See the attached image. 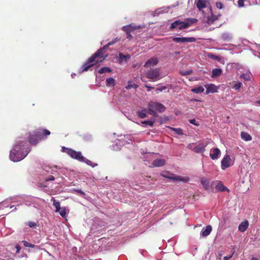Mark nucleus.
Segmentation results:
<instances>
[{"label": "nucleus", "mask_w": 260, "mask_h": 260, "mask_svg": "<svg viewBox=\"0 0 260 260\" xmlns=\"http://www.w3.org/2000/svg\"><path fill=\"white\" fill-rule=\"evenodd\" d=\"M29 151L26 142L18 140L10 151V159L14 162L20 161L26 156Z\"/></svg>", "instance_id": "nucleus-1"}, {"label": "nucleus", "mask_w": 260, "mask_h": 260, "mask_svg": "<svg viewBox=\"0 0 260 260\" xmlns=\"http://www.w3.org/2000/svg\"><path fill=\"white\" fill-rule=\"evenodd\" d=\"M50 132L47 129H37L29 133L28 142L32 145H36L39 141L45 139Z\"/></svg>", "instance_id": "nucleus-2"}, {"label": "nucleus", "mask_w": 260, "mask_h": 260, "mask_svg": "<svg viewBox=\"0 0 260 260\" xmlns=\"http://www.w3.org/2000/svg\"><path fill=\"white\" fill-rule=\"evenodd\" d=\"M105 59L102 55V49H99L82 66L83 71H87L88 69L98 62H101Z\"/></svg>", "instance_id": "nucleus-3"}, {"label": "nucleus", "mask_w": 260, "mask_h": 260, "mask_svg": "<svg viewBox=\"0 0 260 260\" xmlns=\"http://www.w3.org/2000/svg\"><path fill=\"white\" fill-rule=\"evenodd\" d=\"M166 107L161 104L157 102H150L148 105V113L154 117H157L158 115L156 111L159 112H163L165 111Z\"/></svg>", "instance_id": "nucleus-4"}, {"label": "nucleus", "mask_w": 260, "mask_h": 260, "mask_svg": "<svg viewBox=\"0 0 260 260\" xmlns=\"http://www.w3.org/2000/svg\"><path fill=\"white\" fill-rule=\"evenodd\" d=\"M208 143H201L198 145L195 143H190L188 145V148L196 153H204L205 151V147L207 146Z\"/></svg>", "instance_id": "nucleus-5"}, {"label": "nucleus", "mask_w": 260, "mask_h": 260, "mask_svg": "<svg viewBox=\"0 0 260 260\" xmlns=\"http://www.w3.org/2000/svg\"><path fill=\"white\" fill-rule=\"evenodd\" d=\"M146 77L153 80L157 81L162 78L159 69H151L146 73Z\"/></svg>", "instance_id": "nucleus-6"}, {"label": "nucleus", "mask_w": 260, "mask_h": 260, "mask_svg": "<svg viewBox=\"0 0 260 260\" xmlns=\"http://www.w3.org/2000/svg\"><path fill=\"white\" fill-rule=\"evenodd\" d=\"M64 152L73 159H77L79 161L84 160V157L80 152L68 148L65 149Z\"/></svg>", "instance_id": "nucleus-7"}, {"label": "nucleus", "mask_w": 260, "mask_h": 260, "mask_svg": "<svg viewBox=\"0 0 260 260\" xmlns=\"http://www.w3.org/2000/svg\"><path fill=\"white\" fill-rule=\"evenodd\" d=\"M161 175L166 178H169L170 179L172 180L173 181H181L183 182H187L188 179V178H183L180 176H177L174 174L171 173L169 172L162 173L161 174Z\"/></svg>", "instance_id": "nucleus-8"}, {"label": "nucleus", "mask_w": 260, "mask_h": 260, "mask_svg": "<svg viewBox=\"0 0 260 260\" xmlns=\"http://www.w3.org/2000/svg\"><path fill=\"white\" fill-rule=\"evenodd\" d=\"M190 25L188 22L176 20L171 24L170 28L171 29L178 28L179 29H183L187 28Z\"/></svg>", "instance_id": "nucleus-9"}, {"label": "nucleus", "mask_w": 260, "mask_h": 260, "mask_svg": "<svg viewBox=\"0 0 260 260\" xmlns=\"http://www.w3.org/2000/svg\"><path fill=\"white\" fill-rule=\"evenodd\" d=\"M172 40L174 42L177 43L194 42L196 41V38L193 37H173Z\"/></svg>", "instance_id": "nucleus-10"}, {"label": "nucleus", "mask_w": 260, "mask_h": 260, "mask_svg": "<svg viewBox=\"0 0 260 260\" xmlns=\"http://www.w3.org/2000/svg\"><path fill=\"white\" fill-rule=\"evenodd\" d=\"M221 168L223 170L230 167L231 158L229 155H225L221 160Z\"/></svg>", "instance_id": "nucleus-11"}, {"label": "nucleus", "mask_w": 260, "mask_h": 260, "mask_svg": "<svg viewBox=\"0 0 260 260\" xmlns=\"http://www.w3.org/2000/svg\"><path fill=\"white\" fill-rule=\"evenodd\" d=\"M206 88V93L209 94L210 93H215L218 91V88L214 84H206L205 85Z\"/></svg>", "instance_id": "nucleus-12"}, {"label": "nucleus", "mask_w": 260, "mask_h": 260, "mask_svg": "<svg viewBox=\"0 0 260 260\" xmlns=\"http://www.w3.org/2000/svg\"><path fill=\"white\" fill-rule=\"evenodd\" d=\"M12 253L8 251L6 249L3 250L2 253L0 254V260H10Z\"/></svg>", "instance_id": "nucleus-13"}, {"label": "nucleus", "mask_w": 260, "mask_h": 260, "mask_svg": "<svg viewBox=\"0 0 260 260\" xmlns=\"http://www.w3.org/2000/svg\"><path fill=\"white\" fill-rule=\"evenodd\" d=\"M139 28V26H133L132 24H129L123 26L122 30L126 33H131Z\"/></svg>", "instance_id": "nucleus-14"}, {"label": "nucleus", "mask_w": 260, "mask_h": 260, "mask_svg": "<svg viewBox=\"0 0 260 260\" xmlns=\"http://www.w3.org/2000/svg\"><path fill=\"white\" fill-rule=\"evenodd\" d=\"M212 230V228L210 225H208L206 226L205 228H203L201 232V236L202 237H206L210 235Z\"/></svg>", "instance_id": "nucleus-15"}, {"label": "nucleus", "mask_w": 260, "mask_h": 260, "mask_svg": "<svg viewBox=\"0 0 260 260\" xmlns=\"http://www.w3.org/2000/svg\"><path fill=\"white\" fill-rule=\"evenodd\" d=\"M158 63V59L157 58L152 57L148 59L145 63L144 67L145 68L154 66Z\"/></svg>", "instance_id": "nucleus-16"}, {"label": "nucleus", "mask_w": 260, "mask_h": 260, "mask_svg": "<svg viewBox=\"0 0 260 260\" xmlns=\"http://www.w3.org/2000/svg\"><path fill=\"white\" fill-rule=\"evenodd\" d=\"M220 153V151L218 148H214L211 150L210 156L213 160L217 159L218 157V155H219Z\"/></svg>", "instance_id": "nucleus-17"}, {"label": "nucleus", "mask_w": 260, "mask_h": 260, "mask_svg": "<svg viewBox=\"0 0 260 260\" xmlns=\"http://www.w3.org/2000/svg\"><path fill=\"white\" fill-rule=\"evenodd\" d=\"M119 40H120L119 38H116L115 39L109 42L107 45H105L102 48L100 49H102V55H103V57L106 58V56H107V55H106L105 56L104 55V50L105 49H106L107 47H108L109 46L113 45L114 44H115L116 42L119 41Z\"/></svg>", "instance_id": "nucleus-18"}, {"label": "nucleus", "mask_w": 260, "mask_h": 260, "mask_svg": "<svg viewBox=\"0 0 260 260\" xmlns=\"http://www.w3.org/2000/svg\"><path fill=\"white\" fill-rule=\"evenodd\" d=\"M249 225V222L247 220L242 222L239 225L238 229L241 232H245Z\"/></svg>", "instance_id": "nucleus-19"}, {"label": "nucleus", "mask_w": 260, "mask_h": 260, "mask_svg": "<svg viewBox=\"0 0 260 260\" xmlns=\"http://www.w3.org/2000/svg\"><path fill=\"white\" fill-rule=\"evenodd\" d=\"M165 164V160L163 159L159 158L155 159L153 162L152 165L153 166L156 167L163 166Z\"/></svg>", "instance_id": "nucleus-20"}, {"label": "nucleus", "mask_w": 260, "mask_h": 260, "mask_svg": "<svg viewBox=\"0 0 260 260\" xmlns=\"http://www.w3.org/2000/svg\"><path fill=\"white\" fill-rule=\"evenodd\" d=\"M241 137L243 140H244L246 141H250L252 140L251 136L248 133H247V132H241Z\"/></svg>", "instance_id": "nucleus-21"}, {"label": "nucleus", "mask_w": 260, "mask_h": 260, "mask_svg": "<svg viewBox=\"0 0 260 260\" xmlns=\"http://www.w3.org/2000/svg\"><path fill=\"white\" fill-rule=\"evenodd\" d=\"M222 73V70L219 68L214 69L212 72L211 77L214 78L220 76Z\"/></svg>", "instance_id": "nucleus-22"}, {"label": "nucleus", "mask_w": 260, "mask_h": 260, "mask_svg": "<svg viewBox=\"0 0 260 260\" xmlns=\"http://www.w3.org/2000/svg\"><path fill=\"white\" fill-rule=\"evenodd\" d=\"M191 91L196 93H201L204 91V88L202 86L192 88Z\"/></svg>", "instance_id": "nucleus-23"}, {"label": "nucleus", "mask_w": 260, "mask_h": 260, "mask_svg": "<svg viewBox=\"0 0 260 260\" xmlns=\"http://www.w3.org/2000/svg\"><path fill=\"white\" fill-rule=\"evenodd\" d=\"M197 7L199 10L206 8L205 0H198L197 3Z\"/></svg>", "instance_id": "nucleus-24"}, {"label": "nucleus", "mask_w": 260, "mask_h": 260, "mask_svg": "<svg viewBox=\"0 0 260 260\" xmlns=\"http://www.w3.org/2000/svg\"><path fill=\"white\" fill-rule=\"evenodd\" d=\"M216 189L220 191H224L229 190L226 187L221 183H219L216 185Z\"/></svg>", "instance_id": "nucleus-25"}, {"label": "nucleus", "mask_w": 260, "mask_h": 260, "mask_svg": "<svg viewBox=\"0 0 260 260\" xmlns=\"http://www.w3.org/2000/svg\"><path fill=\"white\" fill-rule=\"evenodd\" d=\"M51 201H53V205L55 208V212L60 211V202L55 200L54 198H52Z\"/></svg>", "instance_id": "nucleus-26"}, {"label": "nucleus", "mask_w": 260, "mask_h": 260, "mask_svg": "<svg viewBox=\"0 0 260 260\" xmlns=\"http://www.w3.org/2000/svg\"><path fill=\"white\" fill-rule=\"evenodd\" d=\"M115 85V80L113 78H108L106 79V85L110 87H114Z\"/></svg>", "instance_id": "nucleus-27"}, {"label": "nucleus", "mask_w": 260, "mask_h": 260, "mask_svg": "<svg viewBox=\"0 0 260 260\" xmlns=\"http://www.w3.org/2000/svg\"><path fill=\"white\" fill-rule=\"evenodd\" d=\"M147 110L143 109L141 111H139L137 112V115L139 117L141 118H144L147 117L146 115Z\"/></svg>", "instance_id": "nucleus-28"}, {"label": "nucleus", "mask_w": 260, "mask_h": 260, "mask_svg": "<svg viewBox=\"0 0 260 260\" xmlns=\"http://www.w3.org/2000/svg\"><path fill=\"white\" fill-rule=\"evenodd\" d=\"M207 56L210 58H212L213 59H214L215 60H217L218 61H219L221 60V58L220 56H217V55H216L215 54H213V53H208L207 54Z\"/></svg>", "instance_id": "nucleus-29"}, {"label": "nucleus", "mask_w": 260, "mask_h": 260, "mask_svg": "<svg viewBox=\"0 0 260 260\" xmlns=\"http://www.w3.org/2000/svg\"><path fill=\"white\" fill-rule=\"evenodd\" d=\"M138 87V85L137 84H135V83L132 84L131 81H128V84L125 87L126 89H130L132 88L136 89Z\"/></svg>", "instance_id": "nucleus-30"}, {"label": "nucleus", "mask_w": 260, "mask_h": 260, "mask_svg": "<svg viewBox=\"0 0 260 260\" xmlns=\"http://www.w3.org/2000/svg\"><path fill=\"white\" fill-rule=\"evenodd\" d=\"M154 122H155L154 119H153V120H151L143 121L141 122V123L143 124H145L146 125L153 126L154 125Z\"/></svg>", "instance_id": "nucleus-31"}, {"label": "nucleus", "mask_w": 260, "mask_h": 260, "mask_svg": "<svg viewBox=\"0 0 260 260\" xmlns=\"http://www.w3.org/2000/svg\"><path fill=\"white\" fill-rule=\"evenodd\" d=\"M111 69L109 67H103L99 70L98 72L100 74H103L106 72H111Z\"/></svg>", "instance_id": "nucleus-32"}, {"label": "nucleus", "mask_w": 260, "mask_h": 260, "mask_svg": "<svg viewBox=\"0 0 260 260\" xmlns=\"http://www.w3.org/2000/svg\"><path fill=\"white\" fill-rule=\"evenodd\" d=\"M232 250H231V254L229 255L224 256L223 257L224 260H229L230 258H231L233 256V255L235 253V246H232Z\"/></svg>", "instance_id": "nucleus-33"}, {"label": "nucleus", "mask_w": 260, "mask_h": 260, "mask_svg": "<svg viewBox=\"0 0 260 260\" xmlns=\"http://www.w3.org/2000/svg\"><path fill=\"white\" fill-rule=\"evenodd\" d=\"M119 58L121 60H125L126 61L127 60L131 58V56L129 54L124 55L122 53H120L119 54Z\"/></svg>", "instance_id": "nucleus-34"}, {"label": "nucleus", "mask_w": 260, "mask_h": 260, "mask_svg": "<svg viewBox=\"0 0 260 260\" xmlns=\"http://www.w3.org/2000/svg\"><path fill=\"white\" fill-rule=\"evenodd\" d=\"M81 162H84L87 165H88L89 166H91L92 167H95V166L97 165L96 164L93 163L91 160H90L89 159H86L84 157V160L82 161Z\"/></svg>", "instance_id": "nucleus-35"}, {"label": "nucleus", "mask_w": 260, "mask_h": 260, "mask_svg": "<svg viewBox=\"0 0 260 260\" xmlns=\"http://www.w3.org/2000/svg\"><path fill=\"white\" fill-rule=\"evenodd\" d=\"M57 212L59 213V214L62 217H65L66 216V209L65 207H60V211Z\"/></svg>", "instance_id": "nucleus-36"}, {"label": "nucleus", "mask_w": 260, "mask_h": 260, "mask_svg": "<svg viewBox=\"0 0 260 260\" xmlns=\"http://www.w3.org/2000/svg\"><path fill=\"white\" fill-rule=\"evenodd\" d=\"M173 131L175 132L176 134L182 135H183V131L182 129L180 128H174V127H171V128Z\"/></svg>", "instance_id": "nucleus-37"}, {"label": "nucleus", "mask_w": 260, "mask_h": 260, "mask_svg": "<svg viewBox=\"0 0 260 260\" xmlns=\"http://www.w3.org/2000/svg\"><path fill=\"white\" fill-rule=\"evenodd\" d=\"M192 73V71L191 70H188L185 71H180V74L182 76H186V75H191Z\"/></svg>", "instance_id": "nucleus-38"}, {"label": "nucleus", "mask_w": 260, "mask_h": 260, "mask_svg": "<svg viewBox=\"0 0 260 260\" xmlns=\"http://www.w3.org/2000/svg\"><path fill=\"white\" fill-rule=\"evenodd\" d=\"M242 85V83L241 82H237L233 86V88L236 90L239 89Z\"/></svg>", "instance_id": "nucleus-39"}, {"label": "nucleus", "mask_w": 260, "mask_h": 260, "mask_svg": "<svg viewBox=\"0 0 260 260\" xmlns=\"http://www.w3.org/2000/svg\"><path fill=\"white\" fill-rule=\"evenodd\" d=\"M241 78H243L245 81H249L250 80V77L248 74H243L240 77Z\"/></svg>", "instance_id": "nucleus-40"}, {"label": "nucleus", "mask_w": 260, "mask_h": 260, "mask_svg": "<svg viewBox=\"0 0 260 260\" xmlns=\"http://www.w3.org/2000/svg\"><path fill=\"white\" fill-rule=\"evenodd\" d=\"M22 242L23 243L24 246L26 247L34 248L36 246L35 245L31 244L26 241H23Z\"/></svg>", "instance_id": "nucleus-41"}, {"label": "nucleus", "mask_w": 260, "mask_h": 260, "mask_svg": "<svg viewBox=\"0 0 260 260\" xmlns=\"http://www.w3.org/2000/svg\"><path fill=\"white\" fill-rule=\"evenodd\" d=\"M245 0H239L238 1V5L239 7H243L244 6Z\"/></svg>", "instance_id": "nucleus-42"}, {"label": "nucleus", "mask_w": 260, "mask_h": 260, "mask_svg": "<svg viewBox=\"0 0 260 260\" xmlns=\"http://www.w3.org/2000/svg\"><path fill=\"white\" fill-rule=\"evenodd\" d=\"M54 180H55L54 177L52 175H50L48 178L45 179V180L46 182H48L49 181H53Z\"/></svg>", "instance_id": "nucleus-43"}, {"label": "nucleus", "mask_w": 260, "mask_h": 260, "mask_svg": "<svg viewBox=\"0 0 260 260\" xmlns=\"http://www.w3.org/2000/svg\"><path fill=\"white\" fill-rule=\"evenodd\" d=\"M29 226L30 228H36L37 227V224L34 222H32V221H29L28 223Z\"/></svg>", "instance_id": "nucleus-44"}, {"label": "nucleus", "mask_w": 260, "mask_h": 260, "mask_svg": "<svg viewBox=\"0 0 260 260\" xmlns=\"http://www.w3.org/2000/svg\"><path fill=\"white\" fill-rule=\"evenodd\" d=\"M189 122H190V123L194 125H196V126L199 125V124L196 122V120L195 119H192L189 120Z\"/></svg>", "instance_id": "nucleus-45"}, {"label": "nucleus", "mask_w": 260, "mask_h": 260, "mask_svg": "<svg viewBox=\"0 0 260 260\" xmlns=\"http://www.w3.org/2000/svg\"><path fill=\"white\" fill-rule=\"evenodd\" d=\"M216 7L219 9H221L223 8V4L221 2H217Z\"/></svg>", "instance_id": "nucleus-46"}, {"label": "nucleus", "mask_w": 260, "mask_h": 260, "mask_svg": "<svg viewBox=\"0 0 260 260\" xmlns=\"http://www.w3.org/2000/svg\"><path fill=\"white\" fill-rule=\"evenodd\" d=\"M202 184H203V185L204 187L206 189H208V187H209L208 185H207V184H206V181H202Z\"/></svg>", "instance_id": "nucleus-47"}, {"label": "nucleus", "mask_w": 260, "mask_h": 260, "mask_svg": "<svg viewBox=\"0 0 260 260\" xmlns=\"http://www.w3.org/2000/svg\"><path fill=\"white\" fill-rule=\"evenodd\" d=\"M126 38L128 40H131L133 38V36L131 35V33H126Z\"/></svg>", "instance_id": "nucleus-48"}, {"label": "nucleus", "mask_w": 260, "mask_h": 260, "mask_svg": "<svg viewBox=\"0 0 260 260\" xmlns=\"http://www.w3.org/2000/svg\"><path fill=\"white\" fill-rule=\"evenodd\" d=\"M167 88V87L165 86H162V87H161L160 88H158L157 89V90H158L159 91H162L164 89H166Z\"/></svg>", "instance_id": "nucleus-49"}, {"label": "nucleus", "mask_w": 260, "mask_h": 260, "mask_svg": "<svg viewBox=\"0 0 260 260\" xmlns=\"http://www.w3.org/2000/svg\"><path fill=\"white\" fill-rule=\"evenodd\" d=\"M145 87L147 88V91H150V90H151V89L154 88V87H151V86H149V85H145Z\"/></svg>", "instance_id": "nucleus-50"}, {"label": "nucleus", "mask_w": 260, "mask_h": 260, "mask_svg": "<svg viewBox=\"0 0 260 260\" xmlns=\"http://www.w3.org/2000/svg\"><path fill=\"white\" fill-rule=\"evenodd\" d=\"M76 191L77 192H78V193H80V194H82V195H84V194H85V193H84L83 191H82L81 190H80V189H79V190H76Z\"/></svg>", "instance_id": "nucleus-51"}, {"label": "nucleus", "mask_w": 260, "mask_h": 260, "mask_svg": "<svg viewBox=\"0 0 260 260\" xmlns=\"http://www.w3.org/2000/svg\"><path fill=\"white\" fill-rule=\"evenodd\" d=\"M16 249H17L16 253H19V251H20V249H21V248H20V246H19V245H17V246H16Z\"/></svg>", "instance_id": "nucleus-52"}, {"label": "nucleus", "mask_w": 260, "mask_h": 260, "mask_svg": "<svg viewBox=\"0 0 260 260\" xmlns=\"http://www.w3.org/2000/svg\"><path fill=\"white\" fill-rule=\"evenodd\" d=\"M251 260H258V259L256 257H253L252 258Z\"/></svg>", "instance_id": "nucleus-53"}, {"label": "nucleus", "mask_w": 260, "mask_h": 260, "mask_svg": "<svg viewBox=\"0 0 260 260\" xmlns=\"http://www.w3.org/2000/svg\"><path fill=\"white\" fill-rule=\"evenodd\" d=\"M14 208V206H11L10 207V208H11V209H12V208Z\"/></svg>", "instance_id": "nucleus-54"}, {"label": "nucleus", "mask_w": 260, "mask_h": 260, "mask_svg": "<svg viewBox=\"0 0 260 260\" xmlns=\"http://www.w3.org/2000/svg\"><path fill=\"white\" fill-rule=\"evenodd\" d=\"M257 103L260 104V100L257 102Z\"/></svg>", "instance_id": "nucleus-55"}, {"label": "nucleus", "mask_w": 260, "mask_h": 260, "mask_svg": "<svg viewBox=\"0 0 260 260\" xmlns=\"http://www.w3.org/2000/svg\"><path fill=\"white\" fill-rule=\"evenodd\" d=\"M16 209V208H14V209H13L12 210H15Z\"/></svg>", "instance_id": "nucleus-56"}]
</instances>
